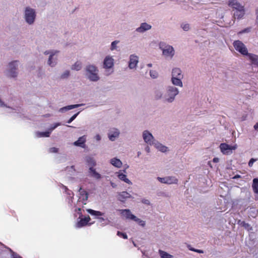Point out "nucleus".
<instances>
[{"mask_svg":"<svg viewBox=\"0 0 258 258\" xmlns=\"http://www.w3.org/2000/svg\"><path fill=\"white\" fill-rule=\"evenodd\" d=\"M147 66H148V67H151L152 65V64H151V63H148V64H147Z\"/></svg>","mask_w":258,"mask_h":258,"instance_id":"680f3d73","label":"nucleus"},{"mask_svg":"<svg viewBox=\"0 0 258 258\" xmlns=\"http://www.w3.org/2000/svg\"><path fill=\"white\" fill-rule=\"evenodd\" d=\"M90 218L89 216L84 218H81L79 221L76 224V227L81 228L87 225L88 223L90 221Z\"/></svg>","mask_w":258,"mask_h":258,"instance_id":"4468645a","label":"nucleus"},{"mask_svg":"<svg viewBox=\"0 0 258 258\" xmlns=\"http://www.w3.org/2000/svg\"><path fill=\"white\" fill-rule=\"evenodd\" d=\"M228 4L235 11L244 8V6L237 0H229Z\"/></svg>","mask_w":258,"mask_h":258,"instance_id":"0eeeda50","label":"nucleus"},{"mask_svg":"<svg viewBox=\"0 0 258 258\" xmlns=\"http://www.w3.org/2000/svg\"><path fill=\"white\" fill-rule=\"evenodd\" d=\"M120 214L125 217L126 219L133 220L136 218V216L132 214L128 209L119 210Z\"/></svg>","mask_w":258,"mask_h":258,"instance_id":"9b49d317","label":"nucleus"},{"mask_svg":"<svg viewBox=\"0 0 258 258\" xmlns=\"http://www.w3.org/2000/svg\"><path fill=\"white\" fill-rule=\"evenodd\" d=\"M119 133L118 131H116L111 134H109L108 137L111 141H114L116 138L119 136Z\"/></svg>","mask_w":258,"mask_h":258,"instance_id":"c756f323","label":"nucleus"},{"mask_svg":"<svg viewBox=\"0 0 258 258\" xmlns=\"http://www.w3.org/2000/svg\"><path fill=\"white\" fill-rule=\"evenodd\" d=\"M182 79V78L172 77L171 81H172L173 84H174V85L182 87V83L181 81Z\"/></svg>","mask_w":258,"mask_h":258,"instance_id":"b1692460","label":"nucleus"},{"mask_svg":"<svg viewBox=\"0 0 258 258\" xmlns=\"http://www.w3.org/2000/svg\"><path fill=\"white\" fill-rule=\"evenodd\" d=\"M195 252H197L198 253H203V251L200 249H197L195 248Z\"/></svg>","mask_w":258,"mask_h":258,"instance_id":"5fc2aeb1","label":"nucleus"},{"mask_svg":"<svg viewBox=\"0 0 258 258\" xmlns=\"http://www.w3.org/2000/svg\"><path fill=\"white\" fill-rule=\"evenodd\" d=\"M138 62V56L132 55L130 56V60L128 64V67L130 69L135 68L137 63Z\"/></svg>","mask_w":258,"mask_h":258,"instance_id":"2eb2a0df","label":"nucleus"},{"mask_svg":"<svg viewBox=\"0 0 258 258\" xmlns=\"http://www.w3.org/2000/svg\"><path fill=\"white\" fill-rule=\"evenodd\" d=\"M58 149L55 147L51 148L49 149L50 152L51 153H57L58 152Z\"/></svg>","mask_w":258,"mask_h":258,"instance_id":"49530a36","label":"nucleus"},{"mask_svg":"<svg viewBox=\"0 0 258 258\" xmlns=\"http://www.w3.org/2000/svg\"><path fill=\"white\" fill-rule=\"evenodd\" d=\"M247 56L250 62V65L258 70V55L248 53Z\"/></svg>","mask_w":258,"mask_h":258,"instance_id":"6e6552de","label":"nucleus"},{"mask_svg":"<svg viewBox=\"0 0 258 258\" xmlns=\"http://www.w3.org/2000/svg\"><path fill=\"white\" fill-rule=\"evenodd\" d=\"M237 148V145L231 146L226 143H221L220 145V149L223 154H230L232 151Z\"/></svg>","mask_w":258,"mask_h":258,"instance_id":"39448f33","label":"nucleus"},{"mask_svg":"<svg viewBox=\"0 0 258 258\" xmlns=\"http://www.w3.org/2000/svg\"><path fill=\"white\" fill-rule=\"evenodd\" d=\"M86 142V138L85 136L81 137L79 139L74 143V145L76 146H79L84 148L85 146V143Z\"/></svg>","mask_w":258,"mask_h":258,"instance_id":"a211bd4d","label":"nucleus"},{"mask_svg":"<svg viewBox=\"0 0 258 258\" xmlns=\"http://www.w3.org/2000/svg\"><path fill=\"white\" fill-rule=\"evenodd\" d=\"M60 124L59 123H56L54 124L53 126H52L49 130H50V132H52L53 130H54L56 127H57L58 126H59Z\"/></svg>","mask_w":258,"mask_h":258,"instance_id":"09e8293b","label":"nucleus"},{"mask_svg":"<svg viewBox=\"0 0 258 258\" xmlns=\"http://www.w3.org/2000/svg\"><path fill=\"white\" fill-rule=\"evenodd\" d=\"M235 50L243 55H247L248 50L245 44L240 40H235L233 43Z\"/></svg>","mask_w":258,"mask_h":258,"instance_id":"7ed1b4c3","label":"nucleus"},{"mask_svg":"<svg viewBox=\"0 0 258 258\" xmlns=\"http://www.w3.org/2000/svg\"><path fill=\"white\" fill-rule=\"evenodd\" d=\"M155 93H156V94H155V98L156 99H159L161 98L162 95V94L160 92L157 91V92H156Z\"/></svg>","mask_w":258,"mask_h":258,"instance_id":"37998d69","label":"nucleus"},{"mask_svg":"<svg viewBox=\"0 0 258 258\" xmlns=\"http://www.w3.org/2000/svg\"><path fill=\"white\" fill-rule=\"evenodd\" d=\"M178 92L176 88L173 86L169 87L167 91L169 97L166 99V100L169 102H172L174 100L175 96L178 94Z\"/></svg>","mask_w":258,"mask_h":258,"instance_id":"423d86ee","label":"nucleus"},{"mask_svg":"<svg viewBox=\"0 0 258 258\" xmlns=\"http://www.w3.org/2000/svg\"><path fill=\"white\" fill-rule=\"evenodd\" d=\"M48 53H49V52H47V51H45V54H48Z\"/></svg>","mask_w":258,"mask_h":258,"instance_id":"69168bd1","label":"nucleus"},{"mask_svg":"<svg viewBox=\"0 0 258 258\" xmlns=\"http://www.w3.org/2000/svg\"><path fill=\"white\" fill-rule=\"evenodd\" d=\"M159 47L162 51L163 54L166 57L172 58L174 55V49L173 47L169 45H167L164 42L159 43Z\"/></svg>","mask_w":258,"mask_h":258,"instance_id":"f257e3e1","label":"nucleus"},{"mask_svg":"<svg viewBox=\"0 0 258 258\" xmlns=\"http://www.w3.org/2000/svg\"><path fill=\"white\" fill-rule=\"evenodd\" d=\"M87 212L92 215L102 216L104 214L100 211H95L92 209H88Z\"/></svg>","mask_w":258,"mask_h":258,"instance_id":"cd10ccee","label":"nucleus"},{"mask_svg":"<svg viewBox=\"0 0 258 258\" xmlns=\"http://www.w3.org/2000/svg\"><path fill=\"white\" fill-rule=\"evenodd\" d=\"M118 178L125 182L130 184L132 182L126 177V175L122 173L118 172L117 175Z\"/></svg>","mask_w":258,"mask_h":258,"instance_id":"5701e85b","label":"nucleus"},{"mask_svg":"<svg viewBox=\"0 0 258 258\" xmlns=\"http://www.w3.org/2000/svg\"><path fill=\"white\" fill-rule=\"evenodd\" d=\"M142 203H144L145 204H147V205H149L150 204V202L148 200H142Z\"/></svg>","mask_w":258,"mask_h":258,"instance_id":"603ef678","label":"nucleus"},{"mask_svg":"<svg viewBox=\"0 0 258 258\" xmlns=\"http://www.w3.org/2000/svg\"><path fill=\"white\" fill-rule=\"evenodd\" d=\"M89 172L91 174V176L97 179H99L101 178V175L97 172L95 169L93 167H90L89 168Z\"/></svg>","mask_w":258,"mask_h":258,"instance_id":"4be33fe9","label":"nucleus"},{"mask_svg":"<svg viewBox=\"0 0 258 258\" xmlns=\"http://www.w3.org/2000/svg\"><path fill=\"white\" fill-rule=\"evenodd\" d=\"M143 136L145 142L150 145L153 144L154 138L152 135L148 131H145L144 132Z\"/></svg>","mask_w":258,"mask_h":258,"instance_id":"9d476101","label":"nucleus"},{"mask_svg":"<svg viewBox=\"0 0 258 258\" xmlns=\"http://www.w3.org/2000/svg\"><path fill=\"white\" fill-rule=\"evenodd\" d=\"M35 16V12L33 9L30 8H26L25 17V20L28 24H31L33 23Z\"/></svg>","mask_w":258,"mask_h":258,"instance_id":"20e7f679","label":"nucleus"},{"mask_svg":"<svg viewBox=\"0 0 258 258\" xmlns=\"http://www.w3.org/2000/svg\"><path fill=\"white\" fill-rule=\"evenodd\" d=\"M79 112H78L76 114H75L74 115H73L68 121H67V123H70L71 122H72L76 118V117L78 116V114H79Z\"/></svg>","mask_w":258,"mask_h":258,"instance_id":"a19ab883","label":"nucleus"},{"mask_svg":"<svg viewBox=\"0 0 258 258\" xmlns=\"http://www.w3.org/2000/svg\"><path fill=\"white\" fill-rule=\"evenodd\" d=\"M219 161V159L218 158H214L213 159V161L215 163H217Z\"/></svg>","mask_w":258,"mask_h":258,"instance_id":"864d4df0","label":"nucleus"},{"mask_svg":"<svg viewBox=\"0 0 258 258\" xmlns=\"http://www.w3.org/2000/svg\"><path fill=\"white\" fill-rule=\"evenodd\" d=\"M69 71H66L62 75H61V78H67L69 76Z\"/></svg>","mask_w":258,"mask_h":258,"instance_id":"de8ad7c7","label":"nucleus"},{"mask_svg":"<svg viewBox=\"0 0 258 258\" xmlns=\"http://www.w3.org/2000/svg\"><path fill=\"white\" fill-rule=\"evenodd\" d=\"M158 180L161 183H166V177H158Z\"/></svg>","mask_w":258,"mask_h":258,"instance_id":"c03bdc74","label":"nucleus"},{"mask_svg":"<svg viewBox=\"0 0 258 258\" xmlns=\"http://www.w3.org/2000/svg\"><path fill=\"white\" fill-rule=\"evenodd\" d=\"M54 55V54L53 53L51 54L49 57L48 63L49 65L51 67H53L56 64L55 62H53L52 61V59Z\"/></svg>","mask_w":258,"mask_h":258,"instance_id":"72a5a7b5","label":"nucleus"},{"mask_svg":"<svg viewBox=\"0 0 258 258\" xmlns=\"http://www.w3.org/2000/svg\"><path fill=\"white\" fill-rule=\"evenodd\" d=\"M95 138L97 141H99L101 140V137L99 135H96Z\"/></svg>","mask_w":258,"mask_h":258,"instance_id":"4d7b16f0","label":"nucleus"},{"mask_svg":"<svg viewBox=\"0 0 258 258\" xmlns=\"http://www.w3.org/2000/svg\"><path fill=\"white\" fill-rule=\"evenodd\" d=\"M110 163L114 166L120 168L121 167L122 163V162L116 158H114L111 159Z\"/></svg>","mask_w":258,"mask_h":258,"instance_id":"412c9836","label":"nucleus"},{"mask_svg":"<svg viewBox=\"0 0 258 258\" xmlns=\"http://www.w3.org/2000/svg\"><path fill=\"white\" fill-rule=\"evenodd\" d=\"M81 68H82L81 63L77 61L74 64V65L73 66L72 69L75 70L77 71H79L81 69Z\"/></svg>","mask_w":258,"mask_h":258,"instance_id":"473e14b6","label":"nucleus"},{"mask_svg":"<svg viewBox=\"0 0 258 258\" xmlns=\"http://www.w3.org/2000/svg\"><path fill=\"white\" fill-rule=\"evenodd\" d=\"M17 61H14L9 63V73L10 76L12 78L17 77V73L16 72L17 67Z\"/></svg>","mask_w":258,"mask_h":258,"instance_id":"1a4fd4ad","label":"nucleus"},{"mask_svg":"<svg viewBox=\"0 0 258 258\" xmlns=\"http://www.w3.org/2000/svg\"><path fill=\"white\" fill-rule=\"evenodd\" d=\"M181 27L184 31H188L189 29V25L188 24H182Z\"/></svg>","mask_w":258,"mask_h":258,"instance_id":"79ce46f5","label":"nucleus"},{"mask_svg":"<svg viewBox=\"0 0 258 258\" xmlns=\"http://www.w3.org/2000/svg\"><path fill=\"white\" fill-rule=\"evenodd\" d=\"M253 127L255 130L258 131V122L255 123Z\"/></svg>","mask_w":258,"mask_h":258,"instance_id":"6e6d98bb","label":"nucleus"},{"mask_svg":"<svg viewBox=\"0 0 258 258\" xmlns=\"http://www.w3.org/2000/svg\"><path fill=\"white\" fill-rule=\"evenodd\" d=\"M79 192L80 195L83 197V200L84 201H87L88 198V192L83 189L82 187H80L79 189Z\"/></svg>","mask_w":258,"mask_h":258,"instance_id":"bb28decb","label":"nucleus"},{"mask_svg":"<svg viewBox=\"0 0 258 258\" xmlns=\"http://www.w3.org/2000/svg\"><path fill=\"white\" fill-rule=\"evenodd\" d=\"M12 258H22L17 253L13 252L12 254Z\"/></svg>","mask_w":258,"mask_h":258,"instance_id":"8fccbe9b","label":"nucleus"},{"mask_svg":"<svg viewBox=\"0 0 258 258\" xmlns=\"http://www.w3.org/2000/svg\"><path fill=\"white\" fill-rule=\"evenodd\" d=\"M150 76L152 78H156L158 77V73L155 71H150Z\"/></svg>","mask_w":258,"mask_h":258,"instance_id":"58836bf2","label":"nucleus"},{"mask_svg":"<svg viewBox=\"0 0 258 258\" xmlns=\"http://www.w3.org/2000/svg\"><path fill=\"white\" fill-rule=\"evenodd\" d=\"M4 105L3 102H2V101L0 100V106H3Z\"/></svg>","mask_w":258,"mask_h":258,"instance_id":"052dcab7","label":"nucleus"},{"mask_svg":"<svg viewBox=\"0 0 258 258\" xmlns=\"http://www.w3.org/2000/svg\"><path fill=\"white\" fill-rule=\"evenodd\" d=\"M172 77L183 78V75L181 73V70L179 68L173 69L172 72Z\"/></svg>","mask_w":258,"mask_h":258,"instance_id":"6ab92c4d","label":"nucleus"},{"mask_svg":"<svg viewBox=\"0 0 258 258\" xmlns=\"http://www.w3.org/2000/svg\"><path fill=\"white\" fill-rule=\"evenodd\" d=\"M78 210L79 211H81V209L80 208H78Z\"/></svg>","mask_w":258,"mask_h":258,"instance_id":"0e129e2a","label":"nucleus"},{"mask_svg":"<svg viewBox=\"0 0 258 258\" xmlns=\"http://www.w3.org/2000/svg\"><path fill=\"white\" fill-rule=\"evenodd\" d=\"M256 161V159L251 158L249 162H248V166L249 167H251L253 165V163Z\"/></svg>","mask_w":258,"mask_h":258,"instance_id":"a18cd8bd","label":"nucleus"},{"mask_svg":"<svg viewBox=\"0 0 258 258\" xmlns=\"http://www.w3.org/2000/svg\"><path fill=\"white\" fill-rule=\"evenodd\" d=\"M134 221L137 222L139 224H140L141 226L144 227L145 225V222L143 220H141L140 219L137 218L136 217V218L133 219Z\"/></svg>","mask_w":258,"mask_h":258,"instance_id":"f704fd0d","label":"nucleus"},{"mask_svg":"<svg viewBox=\"0 0 258 258\" xmlns=\"http://www.w3.org/2000/svg\"><path fill=\"white\" fill-rule=\"evenodd\" d=\"M117 235L118 236L123 238V239H127V236L126 234V233H123V232L118 231L117 232Z\"/></svg>","mask_w":258,"mask_h":258,"instance_id":"e433bc0d","label":"nucleus"},{"mask_svg":"<svg viewBox=\"0 0 258 258\" xmlns=\"http://www.w3.org/2000/svg\"><path fill=\"white\" fill-rule=\"evenodd\" d=\"M86 162L88 164L90 167H94L96 165V162L95 160L91 157H86Z\"/></svg>","mask_w":258,"mask_h":258,"instance_id":"a878e982","label":"nucleus"},{"mask_svg":"<svg viewBox=\"0 0 258 258\" xmlns=\"http://www.w3.org/2000/svg\"><path fill=\"white\" fill-rule=\"evenodd\" d=\"M240 177H241V176H240V175H235V176L233 177V179H237V178H240Z\"/></svg>","mask_w":258,"mask_h":258,"instance_id":"bf43d9fd","label":"nucleus"},{"mask_svg":"<svg viewBox=\"0 0 258 258\" xmlns=\"http://www.w3.org/2000/svg\"><path fill=\"white\" fill-rule=\"evenodd\" d=\"M51 132H39L37 133L38 137H49Z\"/></svg>","mask_w":258,"mask_h":258,"instance_id":"7c9ffc66","label":"nucleus"},{"mask_svg":"<svg viewBox=\"0 0 258 258\" xmlns=\"http://www.w3.org/2000/svg\"><path fill=\"white\" fill-rule=\"evenodd\" d=\"M87 75L88 78L92 81H97L99 78L98 76V70L96 67L89 65L86 68Z\"/></svg>","mask_w":258,"mask_h":258,"instance_id":"f03ea898","label":"nucleus"},{"mask_svg":"<svg viewBox=\"0 0 258 258\" xmlns=\"http://www.w3.org/2000/svg\"><path fill=\"white\" fill-rule=\"evenodd\" d=\"M130 197V195L129 193L126 191H122L118 194L117 199L121 202H124L126 198Z\"/></svg>","mask_w":258,"mask_h":258,"instance_id":"aec40b11","label":"nucleus"},{"mask_svg":"<svg viewBox=\"0 0 258 258\" xmlns=\"http://www.w3.org/2000/svg\"><path fill=\"white\" fill-rule=\"evenodd\" d=\"M256 23L258 25V9L256 11Z\"/></svg>","mask_w":258,"mask_h":258,"instance_id":"13d9d810","label":"nucleus"},{"mask_svg":"<svg viewBox=\"0 0 258 258\" xmlns=\"http://www.w3.org/2000/svg\"><path fill=\"white\" fill-rule=\"evenodd\" d=\"M178 180L174 177L173 176H168L166 177V184H173V183H177Z\"/></svg>","mask_w":258,"mask_h":258,"instance_id":"393cba45","label":"nucleus"},{"mask_svg":"<svg viewBox=\"0 0 258 258\" xmlns=\"http://www.w3.org/2000/svg\"><path fill=\"white\" fill-rule=\"evenodd\" d=\"M118 41H114L111 43V50H113L115 49H116V45L118 43Z\"/></svg>","mask_w":258,"mask_h":258,"instance_id":"ea45409f","label":"nucleus"},{"mask_svg":"<svg viewBox=\"0 0 258 258\" xmlns=\"http://www.w3.org/2000/svg\"><path fill=\"white\" fill-rule=\"evenodd\" d=\"M111 185L114 187V184H113V183H111Z\"/></svg>","mask_w":258,"mask_h":258,"instance_id":"774afa93","label":"nucleus"},{"mask_svg":"<svg viewBox=\"0 0 258 258\" xmlns=\"http://www.w3.org/2000/svg\"><path fill=\"white\" fill-rule=\"evenodd\" d=\"M155 146L159 151L162 152H166L167 149V148L166 146H164L159 143L155 144Z\"/></svg>","mask_w":258,"mask_h":258,"instance_id":"c85d7f7f","label":"nucleus"},{"mask_svg":"<svg viewBox=\"0 0 258 258\" xmlns=\"http://www.w3.org/2000/svg\"><path fill=\"white\" fill-rule=\"evenodd\" d=\"M151 27L150 25L146 23H143L141 24L140 27L137 28L136 31L138 32L143 33L147 30H150Z\"/></svg>","mask_w":258,"mask_h":258,"instance_id":"dca6fc26","label":"nucleus"},{"mask_svg":"<svg viewBox=\"0 0 258 258\" xmlns=\"http://www.w3.org/2000/svg\"><path fill=\"white\" fill-rule=\"evenodd\" d=\"M66 190L68 189L67 187L66 186H64Z\"/></svg>","mask_w":258,"mask_h":258,"instance_id":"338daca9","label":"nucleus"},{"mask_svg":"<svg viewBox=\"0 0 258 258\" xmlns=\"http://www.w3.org/2000/svg\"><path fill=\"white\" fill-rule=\"evenodd\" d=\"M251 186L255 194L254 199L256 201H258V177L253 179Z\"/></svg>","mask_w":258,"mask_h":258,"instance_id":"f8f14e48","label":"nucleus"},{"mask_svg":"<svg viewBox=\"0 0 258 258\" xmlns=\"http://www.w3.org/2000/svg\"><path fill=\"white\" fill-rule=\"evenodd\" d=\"M245 14V11L244 8L235 11L233 14V17L235 19H240L242 18Z\"/></svg>","mask_w":258,"mask_h":258,"instance_id":"f3484780","label":"nucleus"},{"mask_svg":"<svg viewBox=\"0 0 258 258\" xmlns=\"http://www.w3.org/2000/svg\"><path fill=\"white\" fill-rule=\"evenodd\" d=\"M249 214L251 217H255L257 215V210L254 208H251Z\"/></svg>","mask_w":258,"mask_h":258,"instance_id":"c9c22d12","label":"nucleus"},{"mask_svg":"<svg viewBox=\"0 0 258 258\" xmlns=\"http://www.w3.org/2000/svg\"><path fill=\"white\" fill-rule=\"evenodd\" d=\"M113 61L114 60L111 57L106 56L103 62L104 68L107 69L111 68L114 64Z\"/></svg>","mask_w":258,"mask_h":258,"instance_id":"ddd939ff","label":"nucleus"},{"mask_svg":"<svg viewBox=\"0 0 258 258\" xmlns=\"http://www.w3.org/2000/svg\"><path fill=\"white\" fill-rule=\"evenodd\" d=\"M243 226H244V227L245 228H248L249 227H250V229L251 230L252 229V228L251 227H250V225L248 223H243Z\"/></svg>","mask_w":258,"mask_h":258,"instance_id":"3c124183","label":"nucleus"},{"mask_svg":"<svg viewBox=\"0 0 258 258\" xmlns=\"http://www.w3.org/2000/svg\"><path fill=\"white\" fill-rule=\"evenodd\" d=\"M80 106V104L69 105V106H67L66 107L61 108L60 110H62L64 109L66 110H71V109L77 108Z\"/></svg>","mask_w":258,"mask_h":258,"instance_id":"2f4dec72","label":"nucleus"},{"mask_svg":"<svg viewBox=\"0 0 258 258\" xmlns=\"http://www.w3.org/2000/svg\"><path fill=\"white\" fill-rule=\"evenodd\" d=\"M250 29L251 28H245L243 30L238 32L237 33V34L238 35H241L243 33H248L250 31Z\"/></svg>","mask_w":258,"mask_h":258,"instance_id":"4c0bfd02","label":"nucleus"},{"mask_svg":"<svg viewBox=\"0 0 258 258\" xmlns=\"http://www.w3.org/2000/svg\"><path fill=\"white\" fill-rule=\"evenodd\" d=\"M189 249L191 251H194V248H190Z\"/></svg>","mask_w":258,"mask_h":258,"instance_id":"e2e57ef3","label":"nucleus"}]
</instances>
